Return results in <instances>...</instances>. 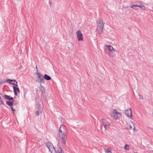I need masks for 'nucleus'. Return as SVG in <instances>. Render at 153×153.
Returning <instances> with one entry per match:
<instances>
[{
  "label": "nucleus",
  "mask_w": 153,
  "mask_h": 153,
  "mask_svg": "<svg viewBox=\"0 0 153 153\" xmlns=\"http://www.w3.org/2000/svg\"><path fill=\"white\" fill-rule=\"evenodd\" d=\"M66 129L64 125H62L59 129V136L61 139L64 145H66L67 141Z\"/></svg>",
  "instance_id": "obj_1"
},
{
  "label": "nucleus",
  "mask_w": 153,
  "mask_h": 153,
  "mask_svg": "<svg viewBox=\"0 0 153 153\" xmlns=\"http://www.w3.org/2000/svg\"><path fill=\"white\" fill-rule=\"evenodd\" d=\"M104 49L105 53L108 54L110 57H114L115 56L116 51L112 46L106 45Z\"/></svg>",
  "instance_id": "obj_2"
},
{
  "label": "nucleus",
  "mask_w": 153,
  "mask_h": 153,
  "mask_svg": "<svg viewBox=\"0 0 153 153\" xmlns=\"http://www.w3.org/2000/svg\"><path fill=\"white\" fill-rule=\"evenodd\" d=\"M104 24L102 19H101L98 20L97 22V28L96 31L99 34H101L102 33V30Z\"/></svg>",
  "instance_id": "obj_3"
},
{
  "label": "nucleus",
  "mask_w": 153,
  "mask_h": 153,
  "mask_svg": "<svg viewBox=\"0 0 153 153\" xmlns=\"http://www.w3.org/2000/svg\"><path fill=\"white\" fill-rule=\"evenodd\" d=\"M110 115L111 117L115 120L118 119L121 116V114L116 110H114L113 112L111 113Z\"/></svg>",
  "instance_id": "obj_4"
},
{
  "label": "nucleus",
  "mask_w": 153,
  "mask_h": 153,
  "mask_svg": "<svg viewBox=\"0 0 153 153\" xmlns=\"http://www.w3.org/2000/svg\"><path fill=\"white\" fill-rule=\"evenodd\" d=\"M4 82H8L10 84L14 85L17 87L18 86L17 85L18 82L16 80H11L9 79H6L5 81Z\"/></svg>",
  "instance_id": "obj_5"
},
{
  "label": "nucleus",
  "mask_w": 153,
  "mask_h": 153,
  "mask_svg": "<svg viewBox=\"0 0 153 153\" xmlns=\"http://www.w3.org/2000/svg\"><path fill=\"white\" fill-rule=\"evenodd\" d=\"M102 122L105 129L108 128L110 126V123L105 119H102Z\"/></svg>",
  "instance_id": "obj_6"
},
{
  "label": "nucleus",
  "mask_w": 153,
  "mask_h": 153,
  "mask_svg": "<svg viewBox=\"0 0 153 153\" xmlns=\"http://www.w3.org/2000/svg\"><path fill=\"white\" fill-rule=\"evenodd\" d=\"M37 74L38 75V77L39 78L38 82L40 83H41L43 82H44V79L43 74L39 73H37Z\"/></svg>",
  "instance_id": "obj_7"
},
{
  "label": "nucleus",
  "mask_w": 153,
  "mask_h": 153,
  "mask_svg": "<svg viewBox=\"0 0 153 153\" xmlns=\"http://www.w3.org/2000/svg\"><path fill=\"white\" fill-rule=\"evenodd\" d=\"M77 36L79 41L83 40V37L82 34L80 30H78L76 32Z\"/></svg>",
  "instance_id": "obj_8"
},
{
  "label": "nucleus",
  "mask_w": 153,
  "mask_h": 153,
  "mask_svg": "<svg viewBox=\"0 0 153 153\" xmlns=\"http://www.w3.org/2000/svg\"><path fill=\"white\" fill-rule=\"evenodd\" d=\"M125 114L128 118L131 117L132 115V111L131 108L129 109H126L125 111Z\"/></svg>",
  "instance_id": "obj_9"
},
{
  "label": "nucleus",
  "mask_w": 153,
  "mask_h": 153,
  "mask_svg": "<svg viewBox=\"0 0 153 153\" xmlns=\"http://www.w3.org/2000/svg\"><path fill=\"white\" fill-rule=\"evenodd\" d=\"M57 151H58V153H59V152L61 153H63V151L62 149L61 146H60V143H58L57 144Z\"/></svg>",
  "instance_id": "obj_10"
},
{
  "label": "nucleus",
  "mask_w": 153,
  "mask_h": 153,
  "mask_svg": "<svg viewBox=\"0 0 153 153\" xmlns=\"http://www.w3.org/2000/svg\"><path fill=\"white\" fill-rule=\"evenodd\" d=\"M13 88L14 93L15 95H17V91H18L19 93H20L19 88L18 87H16L15 86H13Z\"/></svg>",
  "instance_id": "obj_11"
},
{
  "label": "nucleus",
  "mask_w": 153,
  "mask_h": 153,
  "mask_svg": "<svg viewBox=\"0 0 153 153\" xmlns=\"http://www.w3.org/2000/svg\"><path fill=\"white\" fill-rule=\"evenodd\" d=\"M46 146L48 148L49 150L51 148L54 146L53 144L49 142H48L46 143Z\"/></svg>",
  "instance_id": "obj_12"
},
{
  "label": "nucleus",
  "mask_w": 153,
  "mask_h": 153,
  "mask_svg": "<svg viewBox=\"0 0 153 153\" xmlns=\"http://www.w3.org/2000/svg\"><path fill=\"white\" fill-rule=\"evenodd\" d=\"M44 78L47 80H49L51 79V77L47 74H45L44 76Z\"/></svg>",
  "instance_id": "obj_13"
},
{
  "label": "nucleus",
  "mask_w": 153,
  "mask_h": 153,
  "mask_svg": "<svg viewBox=\"0 0 153 153\" xmlns=\"http://www.w3.org/2000/svg\"><path fill=\"white\" fill-rule=\"evenodd\" d=\"M49 150L51 153H57L56 151L54 146L51 148Z\"/></svg>",
  "instance_id": "obj_14"
},
{
  "label": "nucleus",
  "mask_w": 153,
  "mask_h": 153,
  "mask_svg": "<svg viewBox=\"0 0 153 153\" xmlns=\"http://www.w3.org/2000/svg\"><path fill=\"white\" fill-rule=\"evenodd\" d=\"M4 97L7 100H13V98L12 97H10V96L7 95H4Z\"/></svg>",
  "instance_id": "obj_15"
},
{
  "label": "nucleus",
  "mask_w": 153,
  "mask_h": 153,
  "mask_svg": "<svg viewBox=\"0 0 153 153\" xmlns=\"http://www.w3.org/2000/svg\"><path fill=\"white\" fill-rule=\"evenodd\" d=\"M42 108H40V109H39V111H37L35 113V116H38L39 115V113H41L42 112Z\"/></svg>",
  "instance_id": "obj_16"
},
{
  "label": "nucleus",
  "mask_w": 153,
  "mask_h": 153,
  "mask_svg": "<svg viewBox=\"0 0 153 153\" xmlns=\"http://www.w3.org/2000/svg\"><path fill=\"white\" fill-rule=\"evenodd\" d=\"M6 104L10 107H12L13 105V103L11 101H7Z\"/></svg>",
  "instance_id": "obj_17"
},
{
  "label": "nucleus",
  "mask_w": 153,
  "mask_h": 153,
  "mask_svg": "<svg viewBox=\"0 0 153 153\" xmlns=\"http://www.w3.org/2000/svg\"><path fill=\"white\" fill-rule=\"evenodd\" d=\"M105 153H112L111 150L109 149H104Z\"/></svg>",
  "instance_id": "obj_18"
},
{
  "label": "nucleus",
  "mask_w": 153,
  "mask_h": 153,
  "mask_svg": "<svg viewBox=\"0 0 153 153\" xmlns=\"http://www.w3.org/2000/svg\"><path fill=\"white\" fill-rule=\"evenodd\" d=\"M130 7L134 9L138 10V9L137 8V7H138L137 5H134L133 6H131Z\"/></svg>",
  "instance_id": "obj_19"
},
{
  "label": "nucleus",
  "mask_w": 153,
  "mask_h": 153,
  "mask_svg": "<svg viewBox=\"0 0 153 153\" xmlns=\"http://www.w3.org/2000/svg\"><path fill=\"white\" fill-rule=\"evenodd\" d=\"M124 149L127 150H128L129 149V146L128 145L126 144L124 147Z\"/></svg>",
  "instance_id": "obj_20"
},
{
  "label": "nucleus",
  "mask_w": 153,
  "mask_h": 153,
  "mask_svg": "<svg viewBox=\"0 0 153 153\" xmlns=\"http://www.w3.org/2000/svg\"><path fill=\"white\" fill-rule=\"evenodd\" d=\"M138 7L141 8L143 10H145L146 9V7L144 6L140 5V6H138Z\"/></svg>",
  "instance_id": "obj_21"
},
{
  "label": "nucleus",
  "mask_w": 153,
  "mask_h": 153,
  "mask_svg": "<svg viewBox=\"0 0 153 153\" xmlns=\"http://www.w3.org/2000/svg\"><path fill=\"white\" fill-rule=\"evenodd\" d=\"M4 104V102L3 100H2L1 97H0V104Z\"/></svg>",
  "instance_id": "obj_22"
},
{
  "label": "nucleus",
  "mask_w": 153,
  "mask_h": 153,
  "mask_svg": "<svg viewBox=\"0 0 153 153\" xmlns=\"http://www.w3.org/2000/svg\"><path fill=\"white\" fill-rule=\"evenodd\" d=\"M138 96L139 97L140 99H141L142 100L143 99V98L142 95H139Z\"/></svg>",
  "instance_id": "obj_23"
},
{
  "label": "nucleus",
  "mask_w": 153,
  "mask_h": 153,
  "mask_svg": "<svg viewBox=\"0 0 153 153\" xmlns=\"http://www.w3.org/2000/svg\"><path fill=\"white\" fill-rule=\"evenodd\" d=\"M132 128V127L131 125H129V128H127V129H130V130H131Z\"/></svg>",
  "instance_id": "obj_24"
},
{
  "label": "nucleus",
  "mask_w": 153,
  "mask_h": 153,
  "mask_svg": "<svg viewBox=\"0 0 153 153\" xmlns=\"http://www.w3.org/2000/svg\"><path fill=\"white\" fill-rule=\"evenodd\" d=\"M10 107L11 108L12 110L13 111V113L14 111H15V110L13 109L12 107Z\"/></svg>",
  "instance_id": "obj_25"
},
{
  "label": "nucleus",
  "mask_w": 153,
  "mask_h": 153,
  "mask_svg": "<svg viewBox=\"0 0 153 153\" xmlns=\"http://www.w3.org/2000/svg\"><path fill=\"white\" fill-rule=\"evenodd\" d=\"M134 128H133V130L134 131L135 130V127H134Z\"/></svg>",
  "instance_id": "obj_26"
},
{
  "label": "nucleus",
  "mask_w": 153,
  "mask_h": 153,
  "mask_svg": "<svg viewBox=\"0 0 153 153\" xmlns=\"http://www.w3.org/2000/svg\"><path fill=\"white\" fill-rule=\"evenodd\" d=\"M42 93L44 94V93H45V91H42Z\"/></svg>",
  "instance_id": "obj_27"
},
{
  "label": "nucleus",
  "mask_w": 153,
  "mask_h": 153,
  "mask_svg": "<svg viewBox=\"0 0 153 153\" xmlns=\"http://www.w3.org/2000/svg\"><path fill=\"white\" fill-rule=\"evenodd\" d=\"M42 88L44 90V88H43V87H42Z\"/></svg>",
  "instance_id": "obj_28"
},
{
  "label": "nucleus",
  "mask_w": 153,
  "mask_h": 153,
  "mask_svg": "<svg viewBox=\"0 0 153 153\" xmlns=\"http://www.w3.org/2000/svg\"><path fill=\"white\" fill-rule=\"evenodd\" d=\"M41 91H43V90H42V89H41Z\"/></svg>",
  "instance_id": "obj_29"
},
{
  "label": "nucleus",
  "mask_w": 153,
  "mask_h": 153,
  "mask_svg": "<svg viewBox=\"0 0 153 153\" xmlns=\"http://www.w3.org/2000/svg\"><path fill=\"white\" fill-rule=\"evenodd\" d=\"M49 3H50V4H51V2H50V1H49Z\"/></svg>",
  "instance_id": "obj_30"
},
{
  "label": "nucleus",
  "mask_w": 153,
  "mask_h": 153,
  "mask_svg": "<svg viewBox=\"0 0 153 153\" xmlns=\"http://www.w3.org/2000/svg\"><path fill=\"white\" fill-rule=\"evenodd\" d=\"M2 83H1H1H0V84H1Z\"/></svg>",
  "instance_id": "obj_31"
},
{
  "label": "nucleus",
  "mask_w": 153,
  "mask_h": 153,
  "mask_svg": "<svg viewBox=\"0 0 153 153\" xmlns=\"http://www.w3.org/2000/svg\"><path fill=\"white\" fill-rule=\"evenodd\" d=\"M2 83H1H1H0V84H1Z\"/></svg>",
  "instance_id": "obj_32"
},
{
  "label": "nucleus",
  "mask_w": 153,
  "mask_h": 153,
  "mask_svg": "<svg viewBox=\"0 0 153 153\" xmlns=\"http://www.w3.org/2000/svg\"><path fill=\"white\" fill-rule=\"evenodd\" d=\"M152 9H153V7H152Z\"/></svg>",
  "instance_id": "obj_33"
}]
</instances>
